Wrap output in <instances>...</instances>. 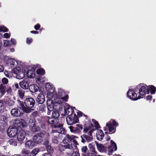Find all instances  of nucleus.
<instances>
[{
  "label": "nucleus",
  "mask_w": 156,
  "mask_h": 156,
  "mask_svg": "<svg viewBox=\"0 0 156 156\" xmlns=\"http://www.w3.org/2000/svg\"><path fill=\"white\" fill-rule=\"evenodd\" d=\"M84 127L83 132L85 134L81 136V142L84 144L91 142L93 140L92 133L95 129L91 121L87 119Z\"/></svg>",
  "instance_id": "1"
},
{
  "label": "nucleus",
  "mask_w": 156,
  "mask_h": 156,
  "mask_svg": "<svg viewBox=\"0 0 156 156\" xmlns=\"http://www.w3.org/2000/svg\"><path fill=\"white\" fill-rule=\"evenodd\" d=\"M45 119L49 124H50L53 128L55 129L52 130L53 135L54 136V133H61L65 134L66 131L63 127V125L62 123L59 122L57 119H54L53 117L46 116Z\"/></svg>",
  "instance_id": "2"
},
{
  "label": "nucleus",
  "mask_w": 156,
  "mask_h": 156,
  "mask_svg": "<svg viewBox=\"0 0 156 156\" xmlns=\"http://www.w3.org/2000/svg\"><path fill=\"white\" fill-rule=\"evenodd\" d=\"M54 96L53 98L55 101V102L58 105L57 106L59 107L60 110L62 109V106L61 105L62 102L61 100L66 101L68 98V95L66 94L65 91L61 88H58V91L54 93Z\"/></svg>",
  "instance_id": "3"
},
{
  "label": "nucleus",
  "mask_w": 156,
  "mask_h": 156,
  "mask_svg": "<svg viewBox=\"0 0 156 156\" xmlns=\"http://www.w3.org/2000/svg\"><path fill=\"white\" fill-rule=\"evenodd\" d=\"M24 103L25 106L23 102L21 101H19V105L22 107L24 112L26 113L30 112L31 110V108H32L35 105L34 100L32 98H28L25 100Z\"/></svg>",
  "instance_id": "4"
},
{
  "label": "nucleus",
  "mask_w": 156,
  "mask_h": 156,
  "mask_svg": "<svg viewBox=\"0 0 156 156\" xmlns=\"http://www.w3.org/2000/svg\"><path fill=\"white\" fill-rule=\"evenodd\" d=\"M47 106L44 105H41L39 106V110L42 112H46L48 115L51 114V112L53 110L54 108V104L52 101L50 99H48L47 101Z\"/></svg>",
  "instance_id": "5"
},
{
  "label": "nucleus",
  "mask_w": 156,
  "mask_h": 156,
  "mask_svg": "<svg viewBox=\"0 0 156 156\" xmlns=\"http://www.w3.org/2000/svg\"><path fill=\"white\" fill-rule=\"evenodd\" d=\"M118 125V123L114 119H111L109 122L106 123V126L104 128V130L106 131L105 133H106V131L108 130L109 133H114L116 131V127Z\"/></svg>",
  "instance_id": "6"
},
{
  "label": "nucleus",
  "mask_w": 156,
  "mask_h": 156,
  "mask_svg": "<svg viewBox=\"0 0 156 156\" xmlns=\"http://www.w3.org/2000/svg\"><path fill=\"white\" fill-rule=\"evenodd\" d=\"M48 133L44 132H42L38 133L37 134L35 135L33 137V140L34 143L39 144L41 143L43 140V138H45V136H50Z\"/></svg>",
  "instance_id": "7"
},
{
  "label": "nucleus",
  "mask_w": 156,
  "mask_h": 156,
  "mask_svg": "<svg viewBox=\"0 0 156 156\" xmlns=\"http://www.w3.org/2000/svg\"><path fill=\"white\" fill-rule=\"evenodd\" d=\"M146 86V85L144 84H140L135 88V91L138 92V91L140 95L142 96L145 95L146 94H148V90Z\"/></svg>",
  "instance_id": "8"
},
{
  "label": "nucleus",
  "mask_w": 156,
  "mask_h": 156,
  "mask_svg": "<svg viewBox=\"0 0 156 156\" xmlns=\"http://www.w3.org/2000/svg\"><path fill=\"white\" fill-rule=\"evenodd\" d=\"M45 87L47 91V96L50 99H52L55 92V88L51 83H47L45 84Z\"/></svg>",
  "instance_id": "9"
},
{
  "label": "nucleus",
  "mask_w": 156,
  "mask_h": 156,
  "mask_svg": "<svg viewBox=\"0 0 156 156\" xmlns=\"http://www.w3.org/2000/svg\"><path fill=\"white\" fill-rule=\"evenodd\" d=\"M78 144L77 141L74 139H73L71 144L70 145L68 144L66 145H60L59 147V149L62 151L64 150V149H69L74 150L77 148V146Z\"/></svg>",
  "instance_id": "10"
},
{
  "label": "nucleus",
  "mask_w": 156,
  "mask_h": 156,
  "mask_svg": "<svg viewBox=\"0 0 156 156\" xmlns=\"http://www.w3.org/2000/svg\"><path fill=\"white\" fill-rule=\"evenodd\" d=\"M25 71L22 72H18L15 68L13 69L12 72H10V77L11 78H24Z\"/></svg>",
  "instance_id": "11"
},
{
  "label": "nucleus",
  "mask_w": 156,
  "mask_h": 156,
  "mask_svg": "<svg viewBox=\"0 0 156 156\" xmlns=\"http://www.w3.org/2000/svg\"><path fill=\"white\" fill-rule=\"evenodd\" d=\"M24 112L23 108L19 106L18 107L12 109L11 111V114L13 116L19 117L22 115Z\"/></svg>",
  "instance_id": "12"
},
{
  "label": "nucleus",
  "mask_w": 156,
  "mask_h": 156,
  "mask_svg": "<svg viewBox=\"0 0 156 156\" xmlns=\"http://www.w3.org/2000/svg\"><path fill=\"white\" fill-rule=\"evenodd\" d=\"M135 88L134 90L132 89H129L127 93V97L132 101H136L140 98L141 97L138 96L137 97V94L136 93Z\"/></svg>",
  "instance_id": "13"
},
{
  "label": "nucleus",
  "mask_w": 156,
  "mask_h": 156,
  "mask_svg": "<svg viewBox=\"0 0 156 156\" xmlns=\"http://www.w3.org/2000/svg\"><path fill=\"white\" fill-rule=\"evenodd\" d=\"M18 131L17 128L14 127L13 126H10L7 130V135L10 137H14L16 136Z\"/></svg>",
  "instance_id": "14"
},
{
  "label": "nucleus",
  "mask_w": 156,
  "mask_h": 156,
  "mask_svg": "<svg viewBox=\"0 0 156 156\" xmlns=\"http://www.w3.org/2000/svg\"><path fill=\"white\" fill-rule=\"evenodd\" d=\"M69 128L70 132L74 134L80 133L83 129L82 125L80 124H77L74 126H70Z\"/></svg>",
  "instance_id": "15"
},
{
  "label": "nucleus",
  "mask_w": 156,
  "mask_h": 156,
  "mask_svg": "<svg viewBox=\"0 0 156 156\" xmlns=\"http://www.w3.org/2000/svg\"><path fill=\"white\" fill-rule=\"evenodd\" d=\"M70 116H69L67 117L66 120L67 124L69 125H71L73 124H75L78 122L79 119L77 116L76 115H74V117L73 116V114L70 115Z\"/></svg>",
  "instance_id": "16"
},
{
  "label": "nucleus",
  "mask_w": 156,
  "mask_h": 156,
  "mask_svg": "<svg viewBox=\"0 0 156 156\" xmlns=\"http://www.w3.org/2000/svg\"><path fill=\"white\" fill-rule=\"evenodd\" d=\"M13 126L14 127L22 128L24 127L25 126L24 120L22 119H17L15 120L13 124Z\"/></svg>",
  "instance_id": "17"
},
{
  "label": "nucleus",
  "mask_w": 156,
  "mask_h": 156,
  "mask_svg": "<svg viewBox=\"0 0 156 156\" xmlns=\"http://www.w3.org/2000/svg\"><path fill=\"white\" fill-rule=\"evenodd\" d=\"M111 145L108 147V154L109 155H111L112 153L117 150V145L112 140H111Z\"/></svg>",
  "instance_id": "18"
},
{
  "label": "nucleus",
  "mask_w": 156,
  "mask_h": 156,
  "mask_svg": "<svg viewBox=\"0 0 156 156\" xmlns=\"http://www.w3.org/2000/svg\"><path fill=\"white\" fill-rule=\"evenodd\" d=\"M15 59L12 58L8 59L6 61V64L11 68H16L17 66V62Z\"/></svg>",
  "instance_id": "19"
},
{
  "label": "nucleus",
  "mask_w": 156,
  "mask_h": 156,
  "mask_svg": "<svg viewBox=\"0 0 156 156\" xmlns=\"http://www.w3.org/2000/svg\"><path fill=\"white\" fill-rule=\"evenodd\" d=\"M30 117L34 118L37 120L40 123H41L42 118L40 115V114L37 111L33 112L30 115Z\"/></svg>",
  "instance_id": "20"
},
{
  "label": "nucleus",
  "mask_w": 156,
  "mask_h": 156,
  "mask_svg": "<svg viewBox=\"0 0 156 156\" xmlns=\"http://www.w3.org/2000/svg\"><path fill=\"white\" fill-rule=\"evenodd\" d=\"M76 136L72 135L70 136L69 134H67L64 138L63 140V143L65 144H68L72 141V140L74 139L75 138H77Z\"/></svg>",
  "instance_id": "21"
},
{
  "label": "nucleus",
  "mask_w": 156,
  "mask_h": 156,
  "mask_svg": "<svg viewBox=\"0 0 156 156\" xmlns=\"http://www.w3.org/2000/svg\"><path fill=\"white\" fill-rule=\"evenodd\" d=\"M16 136L17 141H22L25 139V133L24 131L22 130L18 132Z\"/></svg>",
  "instance_id": "22"
},
{
  "label": "nucleus",
  "mask_w": 156,
  "mask_h": 156,
  "mask_svg": "<svg viewBox=\"0 0 156 156\" xmlns=\"http://www.w3.org/2000/svg\"><path fill=\"white\" fill-rule=\"evenodd\" d=\"M35 68L32 67L31 69L28 70L26 73V75L28 78H34L36 75Z\"/></svg>",
  "instance_id": "23"
},
{
  "label": "nucleus",
  "mask_w": 156,
  "mask_h": 156,
  "mask_svg": "<svg viewBox=\"0 0 156 156\" xmlns=\"http://www.w3.org/2000/svg\"><path fill=\"white\" fill-rule=\"evenodd\" d=\"M75 108V107H71L68 104H66L65 106V109L66 113L69 115L73 114L74 111L73 109Z\"/></svg>",
  "instance_id": "24"
},
{
  "label": "nucleus",
  "mask_w": 156,
  "mask_h": 156,
  "mask_svg": "<svg viewBox=\"0 0 156 156\" xmlns=\"http://www.w3.org/2000/svg\"><path fill=\"white\" fill-rule=\"evenodd\" d=\"M45 98L44 95L40 93L38 95L36 99V101L39 104H42L45 101Z\"/></svg>",
  "instance_id": "25"
},
{
  "label": "nucleus",
  "mask_w": 156,
  "mask_h": 156,
  "mask_svg": "<svg viewBox=\"0 0 156 156\" xmlns=\"http://www.w3.org/2000/svg\"><path fill=\"white\" fill-rule=\"evenodd\" d=\"M34 146V143L32 140H27L25 143V147L27 149H32Z\"/></svg>",
  "instance_id": "26"
},
{
  "label": "nucleus",
  "mask_w": 156,
  "mask_h": 156,
  "mask_svg": "<svg viewBox=\"0 0 156 156\" xmlns=\"http://www.w3.org/2000/svg\"><path fill=\"white\" fill-rule=\"evenodd\" d=\"M96 135L97 139L99 140H102L104 136L103 132L101 129L97 130Z\"/></svg>",
  "instance_id": "27"
},
{
  "label": "nucleus",
  "mask_w": 156,
  "mask_h": 156,
  "mask_svg": "<svg viewBox=\"0 0 156 156\" xmlns=\"http://www.w3.org/2000/svg\"><path fill=\"white\" fill-rule=\"evenodd\" d=\"M96 144L98 150L100 152H104L106 150V147H105L103 144L96 142Z\"/></svg>",
  "instance_id": "28"
},
{
  "label": "nucleus",
  "mask_w": 156,
  "mask_h": 156,
  "mask_svg": "<svg viewBox=\"0 0 156 156\" xmlns=\"http://www.w3.org/2000/svg\"><path fill=\"white\" fill-rule=\"evenodd\" d=\"M20 85L21 87L24 89H28L29 86L28 83L25 79H24L23 81L20 82Z\"/></svg>",
  "instance_id": "29"
},
{
  "label": "nucleus",
  "mask_w": 156,
  "mask_h": 156,
  "mask_svg": "<svg viewBox=\"0 0 156 156\" xmlns=\"http://www.w3.org/2000/svg\"><path fill=\"white\" fill-rule=\"evenodd\" d=\"M88 147L90 151L92 152L96 153L95 150V143L92 142L89 143L88 145Z\"/></svg>",
  "instance_id": "30"
},
{
  "label": "nucleus",
  "mask_w": 156,
  "mask_h": 156,
  "mask_svg": "<svg viewBox=\"0 0 156 156\" xmlns=\"http://www.w3.org/2000/svg\"><path fill=\"white\" fill-rule=\"evenodd\" d=\"M57 109H58V108H54L53 110L52 111V117H53L54 119H57L59 117V113L58 111L56 110Z\"/></svg>",
  "instance_id": "31"
},
{
  "label": "nucleus",
  "mask_w": 156,
  "mask_h": 156,
  "mask_svg": "<svg viewBox=\"0 0 156 156\" xmlns=\"http://www.w3.org/2000/svg\"><path fill=\"white\" fill-rule=\"evenodd\" d=\"M4 101L6 104L9 106H12L14 104L13 100L11 98L8 97H6L4 99Z\"/></svg>",
  "instance_id": "32"
},
{
  "label": "nucleus",
  "mask_w": 156,
  "mask_h": 156,
  "mask_svg": "<svg viewBox=\"0 0 156 156\" xmlns=\"http://www.w3.org/2000/svg\"><path fill=\"white\" fill-rule=\"evenodd\" d=\"M29 88L31 92L34 93L37 91L38 87L36 84H31L29 86Z\"/></svg>",
  "instance_id": "33"
},
{
  "label": "nucleus",
  "mask_w": 156,
  "mask_h": 156,
  "mask_svg": "<svg viewBox=\"0 0 156 156\" xmlns=\"http://www.w3.org/2000/svg\"><path fill=\"white\" fill-rule=\"evenodd\" d=\"M7 122V118L5 115H0V124H3L6 125Z\"/></svg>",
  "instance_id": "34"
},
{
  "label": "nucleus",
  "mask_w": 156,
  "mask_h": 156,
  "mask_svg": "<svg viewBox=\"0 0 156 156\" xmlns=\"http://www.w3.org/2000/svg\"><path fill=\"white\" fill-rule=\"evenodd\" d=\"M148 94L149 91H151V94H154L156 91V87L153 85L149 86L147 88Z\"/></svg>",
  "instance_id": "35"
},
{
  "label": "nucleus",
  "mask_w": 156,
  "mask_h": 156,
  "mask_svg": "<svg viewBox=\"0 0 156 156\" xmlns=\"http://www.w3.org/2000/svg\"><path fill=\"white\" fill-rule=\"evenodd\" d=\"M37 74L40 76H43L45 73V70L42 68H38L36 70Z\"/></svg>",
  "instance_id": "36"
},
{
  "label": "nucleus",
  "mask_w": 156,
  "mask_h": 156,
  "mask_svg": "<svg viewBox=\"0 0 156 156\" xmlns=\"http://www.w3.org/2000/svg\"><path fill=\"white\" fill-rule=\"evenodd\" d=\"M30 127H31V130L33 133L38 132L40 129V127L35 124Z\"/></svg>",
  "instance_id": "37"
},
{
  "label": "nucleus",
  "mask_w": 156,
  "mask_h": 156,
  "mask_svg": "<svg viewBox=\"0 0 156 156\" xmlns=\"http://www.w3.org/2000/svg\"><path fill=\"white\" fill-rule=\"evenodd\" d=\"M25 91L24 90L21 89H19L18 90V94L19 95L20 98L21 99H23L24 96V94Z\"/></svg>",
  "instance_id": "38"
},
{
  "label": "nucleus",
  "mask_w": 156,
  "mask_h": 156,
  "mask_svg": "<svg viewBox=\"0 0 156 156\" xmlns=\"http://www.w3.org/2000/svg\"><path fill=\"white\" fill-rule=\"evenodd\" d=\"M17 62V66L16 67V70H17L18 72H21L20 67L22 66L23 63L19 60L16 61Z\"/></svg>",
  "instance_id": "39"
},
{
  "label": "nucleus",
  "mask_w": 156,
  "mask_h": 156,
  "mask_svg": "<svg viewBox=\"0 0 156 156\" xmlns=\"http://www.w3.org/2000/svg\"><path fill=\"white\" fill-rule=\"evenodd\" d=\"M36 120L34 118L30 117V118L29 120L28 124L30 126H32L35 124L36 123Z\"/></svg>",
  "instance_id": "40"
},
{
  "label": "nucleus",
  "mask_w": 156,
  "mask_h": 156,
  "mask_svg": "<svg viewBox=\"0 0 156 156\" xmlns=\"http://www.w3.org/2000/svg\"><path fill=\"white\" fill-rule=\"evenodd\" d=\"M5 87L3 86H0V98L2 97L5 94Z\"/></svg>",
  "instance_id": "41"
},
{
  "label": "nucleus",
  "mask_w": 156,
  "mask_h": 156,
  "mask_svg": "<svg viewBox=\"0 0 156 156\" xmlns=\"http://www.w3.org/2000/svg\"><path fill=\"white\" fill-rule=\"evenodd\" d=\"M8 143L11 145L13 146H16L17 145V144L18 143L17 140L16 141L14 139H11L9 141Z\"/></svg>",
  "instance_id": "42"
},
{
  "label": "nucleus",
  "mask_w": 156,
  "mask_h": 156,
  "mask_svg": "<svg viewBox=\"0 0 156 156\" xmlns=\"http://www.w3.org/2000/svg\"><path fill=\"white\" fill-rule=\"evenodd\" d=\"M39 149L36 148L33 150L31 152L30 155L31 156H35L39 152Z\"/></svg>",
  "instance_id": "43"
},
{
  "label": "nucleus",
  "mask_w": 156,
  "mask_h": 156,
  "mask_svg": "<svg viewBox=\"0 0 156 156\" xmlns=\"http://www.w3.org/2000/svg\"><path fill=\"white\" fill-rule=\"evenodd\" d=\"M50 136H45V139L44 140V144L45 146H48V145H49L51 144L49 142V137Z\"/></svg>",
  "instance_id": "44"
},
{
  "label": "nucleus",
  "mask_w": 156,
  "mask_h": 156,
  "mask_svg": "<svg viewBox=\"0 0 156 156\" xmlns=\"http://www.w3.org/2000/svg\"><path fill=\"white\" fill-rule=\"evenodd\" d=\"M9 29L6 27L4 26H0V32H4L8 31Z\"/></svg>",
  "instance_id": "45"
},
{
  "label": "nucleus",
  "mask_w": 156,
  "mask_h": 156,
  "mask_svg": "<svg viewBox=\"0 0 156 156\" xmlns=\"http://www.w3.org/2000/svg\"><path fill=\"white\" fill-rule=\"evenodd\" d=\"M77 113L79 117L82 116H83V117L85 118L86 119L85 120L84 124L85 123V121H87V119L88 120H89L87 118V116L85 115H84V114H83V113L82 112H81L80 111H78V112H77ZM89 121H90V120H89Z\"/></svg>",
  "instance_id": "46"
},
{
  "label": "nucleus",
  "mask_w": 156,
  "mask_h": 156,
  "mask_svg": "<svg viewBox=\"0 0 156 156\" xmlns=\"http://www.w3.org/2000/svg\"><path fill=\"white\" fill-rule=\"evenodd\" d=\"M81 151L83 154H84L87 153V152L88 151L87 147L86 146L82 147L81 148Z\"/></svg>",
  "instance_id": "47"
},
{
  "label": "nucleus",
  "mask_w": 156,
  "mask_h": 156,
  "mask_svg": "<svg viewBox=\"0 0 156 156\" xmlns=\"http://www.w3.org/2000/svg\"><path fill=\"white\" fill-rule=\"evenodd\" d=\"M3 44L4 46L5 47H7L8 46L10 47L11 45L10 41L8 40H4Z\"/></svg>",
  "instance_id": "48"
},
{
  "label": "nucleus",
  "mask_w": 156,
  "mask_h": 156,
  "mask_svg": "<svg viewBox=\"0 0 156 156\" xmlns=\"http://www.w3.org/2000/svg\"><path fill=\"white\" fill-rule=\"evenodd\" d=\"M93 122L94 124V126L96 129H98L100 128V126L98 122L94 119H92Z\"/></svg>",
  "instance_id": "49"
},
{
  "label": "nucleus",
  "mask_w": 156,
  "mask_h": 156,
  "mask_svg": "<svg viewBox=\"0 0 156 156\" xmlns=\"http://www.w3.org/2000/svg\"><path fill=\"white\" fill-rule=\"evenodd\" d=\"M37 83L39 84H43L45 81L44 79H35Z\"/></svg>",
  "instance_id": "50"
},
{
  "label": "nucleus",
  "mask_w": 156,
  "mask_h": 156,
  "mask_svg": "<svg viewBox=\"0 0 156 156\" xmlns=\"http://www.w3.org/2000/svg\"><path fill=\"white\" fill-rule=\"evenodd\" d=\"M47 151L50 153H51L53 152V149L51 146V144L48 146H45Z\"/></svg>",
  "instance_id": "51"
},
{
  "label": "nucleus",
  "mask_w": 156,
  "mask_h": 156,
  "mask_svg": "<svg viewBox=\"0 0 156 156\" xmlns=\"http://www.w3.org/2000/svg\"><path fill=\"white\" fill-rule=\"evenodd\" d=\"M6 125L3 124H0V132H3L5 131V126Z\"/></svg>",
  "instance_id": "52"
},
{
  "label": "nucleus",
  "mask_w": 156,
  "mask_h": 156,
  "mask_svg": "<svg viewBox=\"0 0 156 156\" xmlns=\"http://www.w3.org/2000/svg\"><path fill=\"white\" fill-rule=\"evenodd\" d=\"M21 152L23 154L26 155L28 154L29 153V151L27 149L23 148L22 149Z\"/></svg>",
  "instance_id": "53"
},
{
  "label": "nucleus",
  "mask_w": 156,
  "mask_h": 156,
  "mask_svg": "<svg viewBox=\"0 0 156 156\" xmlns=\"http://www.w3.org/2000/svg\"><path fill=\"white\" fill-rule=\"evenodd\" d=\"M58 137L55 136L52 138V142L55 144H57L58 143Z\"/></svg>",
  "instance_id": "54"
},
{
  "label": "nucleus",
  "mask_w": 156,
  "mask_h": 156,
  "mask_svg": "<svg viewBox=\"0 0 156 156\" xmlns=\"http://www.w3.org/2000/svg\"><path fill=\"white\" fill-rule=\"evenodd\" d=\"M97 152L89 153L87 154V156H97Z\"/></svg>",
  "instance_id": "55"
},
{
  "label": "nucleus",
  "mask_w": 156,
  "mask_h": 156,
  "mask_svg": "<svg viewBox=\"0 0 156 156\" xmlns=\"http://www.w3.org/2000/svg\"><path fill=\"white\" fill-rule=\"evenodd\" d=\"M72 156H80V154L77 151L73 152L71 154Z\"/></svg>",
  "instance_id": "56"
},
{
  "label": "nucleus",
  "mask_w": 156,
  "mask_h": 156,
  "mask_svg": "<svg viewBox=\"0 0 156 156\" xmlns=\"http://www.w3.org/2000/svg\"><path fill=\"white\" fill-rule=\"evenodd\" d=\"M41 25L39 23H37L34 26V28L36 30H38L40 29Z\"/></svg>",
  "instance_id": "57"
},
{
  "label": "nucleus",
  "mask_w": 156,
  "mask_h": 156,
  "mask_svg": "<svg viewBox=\"0 0 156 156\" xmlns=\"http://www.w3.org/2000/svg\"><path fill=\"white\" fill-rule=\"evenodd\" d=\"M33 41L32 39L30 38H27V39L26 42L27 44H30Z\"/></svg>",
  "instance_id": "58"
},
{
  "label": "nucleus",
  "mask_w": 156,
  "mask_h": 156,
  "mask_svg": "<svg viewBox=\"0 0 156 156\" xmlns=\"http://www.w3.org/2000/svg\"><path fill=\"white\" fill-rule=\"evenodd\" d=\"M10 72H9L8 71L5 70L4 72V74L6 76V77L9 78H10V75H9Z\"/></svg>",
  "instance_id": "59"
},
{
  "label": "nucleus",
  "mask_w": 156,
  "mask_h": 156,
  "mask_svg": "<svg viewBox=\"0 0 156 156\" xmlns=\"http://www.w3.org/2000/svg\"><path fill=\"white\" fill-rule=\"evenodd\" d=\"M2 82L4 84H7L8 82V79H2Z\"/></svg>",
  "instance_id": "60"
},
{
  "label": "nucleus",
  "mask_w": 156,
  "mask_h": 156,
  "mask_svg": "<svg viewBox=\"0 0 156 156\" xmlns=\"http://www.w3.org/2000/svg\"><path fill=\"white\" fill-rule=\"evenodd\" d=\"M11 42L12 44L14 45H15L16 44V40L12 38L11 40Z\"/></svg>",
  "instance_id": "61"
},
{
  "label": "nucleus",
  "mask_w": 156,
  "mask_h": 156,
  "mask_svg": "<svg viewBox=\"0 0 156 156\" xmlns=\"http://www.w3.org/2000/svg\"><path fill=\"white\" fill-rule=\"evenodd\" d=\"M10 37V34L8 33H6L4 34V37L5 38H8Z\"/></svg>",
  "instance_id": "62"
},
{
  "label": "nucleus",
  "mask_w": 156,
  "mask_h": 156,
  "mask_svg": "<svg viewBox=\"0 0 156 156\" xmlns=\"http://www.w3.org/2000/svg\"><path fill=\"white\" fill-rule=\"evenodd\" d=\"M152 98L151 95H148L147 97L146 98L147 100H151Z\"/></svg>",
  "instance_id": "63"
},
{
  "label": "nucleus",
  "mask_w": 156,
  "mask_h": 156,
  "mask_svg": "<svg viewBox=\"0 0 156 156\" xmlns=\"http://www.w3.org/2000/svg\"><path fill=\"white\" fill-rule=\"evenodd\" d=\"M30 32L32 34H38V32L37 31L32 30Z\"/></svg>",
  "instance_id": "64"
}]
</instances>
